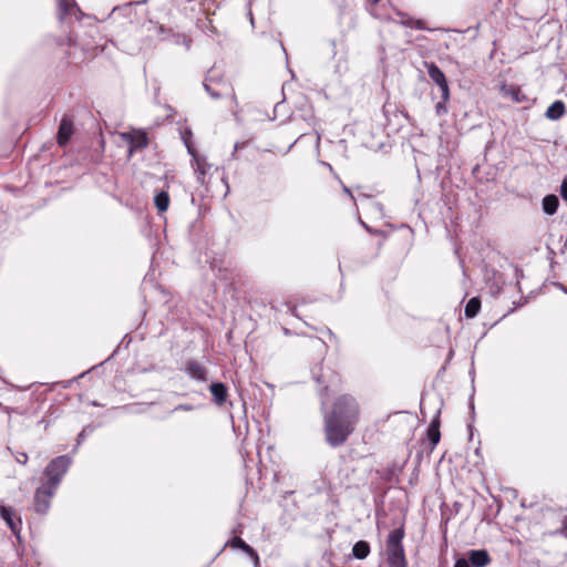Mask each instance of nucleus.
Instances as JSON below:
<instances>
[{
	"instance_id": "nucleus-30",
	"label": "nucleus",
	"mask_w": 567,
	"mask_h": 567,
	"mask_svg": "<svg viewBox=\"0 0 567 567\" xmlns=\"http://www.w3.org/2000/svg\"><path fill=\"white\" fill-rule=\"evenodd\" d=\"M362 225L364 226V228H365L367 230H370L369 226H368L365 223H362Z\"/></svg>"
},
{
	"instance_id": "nucleus-27",
	"label": "nucleus",
	"mask_w": 567,
	"mask_h": 567,
	"mask_svg": "<svg viewBox=\"0 0 567 567\" xmlns=\"http://www.w3.org/2000/svg\"><path fill=\"white\" fill-rule=\"evenodd\" d=\"M175 410L192 411L193 406L187 404H179L178 406L175 408Z\"/></svg>"
},
{
	"instance_id": "nucleus-10",
	"label": "nucleus",
	"mask_w": 567,
	"mask_h": 567,
	"mask_svg": "<svg viewBox=\"0 0 567 567\" xmlns=\"http://www.w3.org/2000/svg\"><path fill=\"white\" fill-rule=\"evenodd\" d=\"M427 439L432 445V449H434L435 445L440 442V411H437L436 415L434 416L427 429Z\"/></svg>"
},
{
	"instance_id": "nucleus-19",
	"label": "nucleus",
	"mask_w": 567,
	"mask_h": 567,
	"mask_svg": "<svg viewBox=\"0 0 567 567\" xmlns=\"http://www.w3.org/2000/svg\"><path fill=\"white\" fill-rule=\"evenodd\" d=\"M481 309V301L478 298H471L465 306V316L467 318H474Z\"/></svg>"
},
{
	"instance_id": "nucleus-20",
	"label": "nucleus",
	"mask_w": 567,
	"mask_h": 567,
	"mask_svg": "<svg viewBox=\"0 0 567 567\" xmlns=\"http://www.w3.org/2000/svg\"><path fill=\"white\" fill-rule=\"evenodd\" d=\"M404 19L401 21V23L405 27L415 28L417 30H426L425 22L423 20L413 19L411 17L403 16Z\"/></svg>"
},
{
	"instance_id": "nucleus-31",
	"label": "nucleus",
	"mask_w": 567,
	"mask_h": 567,
	"mask_svg": "<svg viewBox=\"0 0 567 567\" xmlns=\"http://www.w3.org/2000/svg\"><path fill=\"white\" fill-rule=\"evenodd\" d=\"M370 1H371V3L375 4V3H378L380 0H370Z\"/></svg>"
},
{
	"instance_id": "nucleus-25",
	"label": "nucleus",
	"mask_w": 567,
	"mask_h": 567,
	"mask_svg": "<svg viewBox=\"0 0 567 567\" xmlns=\"http://www.w3.org/2000/svg\"><path fill=\"white\" fill-rule=\"evenodd\" d=\"M560 195L565 200H567V178H565L561 183Z\"/></svg>"
},
{
	"instance_id": "nucleus-12",
	"label": "nucleus",
	"mask_w": 567,
	"mask_h": 567,
	"mask_svg": "<svg viewBox=\"0 0 567 567\" xmlns=\"http://www.w3.org/2000/svg\"><path fill=\"white\" fill-rule=\"evenodd\" d=\"M565 113V104L563 101H555L546 110L545 116L551 121L559 120Z\"/></svg>"
},
{
	"instance_id": "nucleus-15",
	"label": "nucleus",
	"mask_w": 567,
	"mask_h": 567,
	"mask_svg": "<svg viewBox=\"0 0 567 567\" xmlns=\"http://www.w3.org/2000/svg\"><path fill=\"white\" fill-rule=\"evenodd\" d=\"M231 546L233 547H237V548H240L243 549L245 553H247L251 558H254L255 560V565L257 566L258 563H259V558H258V555L256 553V550L250 547L248 544H246L241 538L239 537H235L233 540H231Z\"/></svg>"
},
{
	"instance_id": "nucleus-9",
	"label": "nucleus",
	"mask_w": 567,
	"mask_h": 567,
	"mask_svg": "<svg viewBox=\"0 0 567 567\" xmlns=\"http://www.w3.org/2000/svg\"><path fill=\"white\" fill-rule=\"evenodd\" d=\"M467 560L473 567H486L491 563V557L484 549L471 550Z\"/></svg>"
},
{
	"instance_id": "nucleus-22",
	"label": "nucleus",
	"mask_w": 567,
	"mask_h": 567,
	"mask_svg": "<svg viewBox=\"0 0 567 567\" xmlns=\"http://www.w3.org/2000/svg\"><path fill=\"white\" fill-rule=\"evenodd\" d=\"M449 100L442 99L436 105H435V112L439 116H442L447 113L446 103Z\"/></svg>"
},
{
	"instance_id": "nucleus-26",
	"label": "nucleus",
	"mask_w": 567,
	"mask_h": 567,
	"mask_svg": "<svg viewBox=\"0 0 567 567\" xmlns=\"http://www.w3.org/2000/svg\"><path fill=\"white\" fill-rule=\"evenodd\" d=\"M179 39H182V42L186 45V49L188 50L190 47V41L186 37H177L176 43H179Z\"/></svg>"
},
{
	"instance_id": "nucleus-16",
	"label": "nucleus",
	"mask_w": 567,
	"mask_h": 567,
	"mask_svg": "<svg viewBox=\"0 0 567 567\" xmlns=\"http://www.w3.org/2000/svg\"><path fill=\"white\" fill-rule=\"evenodd\" d=\"M558 205L559 200L556 195H547L543 198V209L547 215H554L557 212Z\"/></svg>"
},
{
	"instance_id": "nucleus-29",
	"label": "nucleus",
	"mask_w": 567,
	"mask_h": 567,
	"mask_svg": "<svg viewBox=\"0 0 567 567\" xmlns=\"http://www.w3.org/2000/svg\"><path fill=\"white\" fill-rule=\"evenodd\" d=\"M344 193L350 195L351 198H353V195L351 194L350 189L348 187H343Z\"/></svg>"
},
{
	"instance_id": "nucleus-23",
	"label": "nucleus",
	"mask_w": 567,
	"mask_h": 567,
	"mask_svg": "<svg viewBox=\"0 0 567 567\" xmlns=\"http://www.w3.org/2000/svg\"><path fill=\"white\" fill-rule=\"evenodd\" d=\"M454 567H473L466 558H458Z\"/></svg>"
},
{
	"instance_id": "nucleus-8",
	"label": "nucleus",
	"mask_w": 567,
	"mask_h": 567,
	"mask_svg": "<svg viewBox=\"0 0 567 567\" xmlns=\"http://www.w3.org/2000/svg\"><path fill=\"white\" fill-rule=\"evenodd\" d=\"M73 134V121L64 115L61 120L59 131H58V143L61 146H64L71 138Z\"/></svg>"
},
{
	"instance_id": "nucleus-2",
	"label": "nucleus",
	"mask_w": 567,
	"mask_h": 567,
	"mask_svg": "<svg viewBox=\"0 0 567 567\" xmlns=\"http://www.w3.org/2000/svg\"><path fill=\"white\" fill-rule=\"evenodd\" d=\"M72 461L66 455L53 458L43 472L42 484L34 493V509L37 513L45 514L50 507L51 499L60 485L62 477L68 472Z\"/></svg>"
},
{
	"instance_id": "nucleus-21",
	"label": "nucleus",
	"mask_w": 567,
	"mask_h": 567,
	"mask_svg": "<svg viewBox=\"0 0 567 567\" xmlns=\"http://www.w3.org/2000/svg\"><path fill=\"white\" fill-rule=\"evenodd\" d=\"M509 94L512 96V99L517 102V103H520L525 100V96L524 94L522 93V90L519 87H516V86H512L509 89Z\"/></svg>"
},
{
	"instance_id": "nucleus-28",
	"label": "nucleus",
	"mask_w": 567,
	"mask_h": 567,
	"mask_svg": "<svg viewBox=\"0 0 567 567\" xmlns=\"http://www.w3.org/2000/svg\"><path fill=\"white\" fill-rule=\"evenodd\" d=\"M197 169H198L200 176L205 175V169L200 164H197Z\"/></svg>"
},
{
	"instance_id": "nucleus-6",
	"label": "nucleus",
	"mask_w": 567,
	"mask_h": 567,
	"mask_svg": "<svg viewBox=\"0 0 567 567\" xmlns=\"http://www.w3.org/2000/svg\"><path fill=\"white\" fill-rule=\"evenodd\" d=\"M121 138L130 144L128 156H132L137 148H144L148 144L147 135L143 131L123 132Z\"/></svg>"
},
{
	"instance_id": "nucleus-7",
	"label": "nucleus",
	"mask_w": 567,
	"mask_h": 567,
	"mask_svg": "<svg viewBox=\"0 0 567 567\" xmlns=\"http://www.w3.org/2000/svg\"><path fill=\"white\" fill-rule=\"evenodd\" d=\"M185 372L196 381L205 382L207 380V369L196 360L186 362Z\"/></svg>"
},
{
	"instance_id": "nucleus-1",
	"label": "nucleus",
	"mask_w": 567,
	"mask_h": 567,
	"mask_svg": "<svg viewBox=\"0 0 567 567\" xmlns=\"http://www.w3.org/2000/svg\"><path fill=\"white\" fill-rule=\"evenodd\" d=\"M360 409L354 398L341 395L333 404L331 413L324 420L326 440L336 447L342 445L354 431Z\"/></svg>"
},
{
	"instance_id": "nucleus-5",
	"label": "nucleus",
	"mask_w": 567,
	"mask_h": 567,
	"mask_svg": "<svg viewBox=\"0 0 567 567\" xmlns=\"http://www.w3.org/2000/svg\"><path fill=\"white\" fill-rule=\"evenodd\" d=\"M430 79L439 86L441 91V99L450 100V89L444 73L433 62L425 63Z\"/></svg>"
},
{
	"instance_id": "nucleus-18",
	"label": "nucleus",
	"mask_w": 567,
	"mask_h": 567,
	"mask_svg": "<svg viewBox=\"0 0 567 567\" xmlns=\"http://www.w3.org/2000/svg\"><path fill=\"white\" fill-rule=\"evenodd\" d=\"M154 203H155V206L158 209V212H161V213L166 212L169 206V196H168L167 192L163 190V192H159L158 194H156V196L154 198Z\"/></svg>"
},
{
	"instance_id": "nucleus-3",
	"label": "nucleus",
	"mask_w": 567,
	"mask_h": 567,
	"mask_svg": "<svg viewBox=\"0 0 567 567\" xmlns=\"http://www.w3.org/2000/svg\"><path fill=\"white\" fill-rule=\"evenodd\" d=\"M404 529L395 528L390 532L385 542L386 560L390 567H408L403 547Z\"/></svg>"
},
{
	"instance_id": "nucleus-11",
	"label": "nucleus",
	"mask_w": 567,
	"mask_h": 567,
	"mask_svg": "<svg viewBox=\"0 0 567 567\" xmlns=\"http://www.w3.org/2000/svg\"><path fill=\"white\" fill-rule=\"evenodd\" d=\"M210 393L214 398V402L217 405H221L227 400V388L224 383L217 382L213 383L209 386Z\"/></svg>"
},
{
	"instance_id": "nucleus-13",
	"label": "nucleus",
	"mask_w": 567,
	"mask_h": 567,
	"mask_svg": "<svg viewBox=\"0 0 567 567\" xmlns=\"http://www.w3.org/2000/svg\"><path fill=\"white\" fill-rule=\"evenodd\" d=\"M79 8L73 0H60L59 2V19L63 20L68 16L73 14Z\"/></svg>"
},
{
	"instance_id": "nucleus-4",
	"label": "nucleus",
	"mask_w": 567,
	"mask_h": 567,
	"mask_svg": "<svg viewBox=\"0 0 567 567\" xmlns=\"http://www.w3.org/2000/svg\"><path fill=\"white\" fill-rule=\"evenodd\" d=\"M204 89L212 99H227L229 101L230 107L237 104V97L234 93V90L227 82H216L212 78H207L204 82Z\"/></svg>"
},
{
	"instance_id": "nucleus-24",
	"label": "nucleus",
	"mask_w": 567,
	"mask_h": 567,
	"mask_svg": "<svg viewBox=\"0 0 567 567\" xmlns=\"http://www.w3.org/2000/svg\"><path fill=\"white\" fill-rule=\"evenodd\" d=\"M16 460L18 463L24 465L28 462V455L23 452L17 454Z\"/></svg>"
},
{
	"instance_id": "nucleus-14",
	"label": "nucleus",
	"mask_w": 567,
	"mask_h": 567,
	"mask_svg": "<svg viewBox=\"0 0 567 567\" xmlns=\"http://www.w3.org/2000/svg\"><path fill=\"white\" fill-rule=\"evenodd\" d=\"M0 515H1L2 519L7 523L9 528L13 533H17L19 529V525L21 524V520L20 519H18V522L13 520V512L6 506H0Z\"/></svg>"
},
{
	"instance_id": "nucleus-17",
	"label": "nucleus",
	"mask_w": 567,
	"mask_h": 567,
	"mask_svg": "<svg viewBox=\"0 0 567 567\" xmlns=\"http://www.w3.org/2000/svg\"><path fill=\"white\" fill-rule=\"evenodd\" d=\"M370 554V545L365 540H359L353 545L352 555L357 559H364Z\"/></svg>"
}]
</instances>
